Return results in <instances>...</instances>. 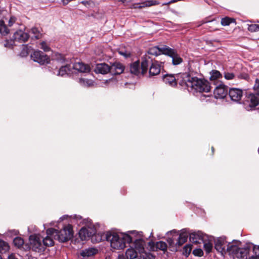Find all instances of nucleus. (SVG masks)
Listing matches in <instances>:
<instances>
[{
	"mask_svg": "<svg viewBox=\"0 0 259 259\" xmlns=\"http://www.w3.org/2000/svg\"><path fill=\"white\" fill-rule=\"evenodd\" d=\"M138 259H147V257L144 253V254L140 255Z\"/></svg>",
	"mask_w": 259,
	"mask_h": 259,
	"instance_id": "nucleus-53",
	"label": "nucleus"
},
{
	"mask_svg": "<svg viewBox=\"0 0 259 259\" xmlns=\"http://www.w3.org/2000/svg\"><path fill=\"white\" fill-rule=\"evenodd\" d=\"M13 243L18 248H21L23 246L24 241L23 238L19 237H15L13 240Z\"/></svg>",
	"mask_w": 259,
	"mask_h": 259,
	"instance_id": "nucleus-37",
	"label": "nucleus"
},
{
	"mask_svg": "<svg viewBox=\"0 0 259 259\" xmlns=\"http://www.w3.org/2000/svg\"><path fill=\"white\" fill-rule=\"evenodd\" d=\"M30 248L32 250L41 252H43L45 247L42 243L41 239L36 235H31L29 237Z\"/></svg>",
	"mask_w": 259,
	"mask_h": 259,
	"instance_id": "nucleus-9",
	"label": "nucleus"
},
{
	"mask_svg": "<svg viewBox=\"0 0 259 259\" xmlns=\"http://www.w3.org/2000/svg\"><path fill=\"white\" fill-rule=\"evenodd\" d=\"M110 73L112 75H118L122 73L124 70V65L119 62H115L110 66Z\"/></svg>",
	"mask_w": 259,
	"mask_h": 259,
	"instance_id": "nucleus-21",
	"label": "nucleus"
},
{
	"mask_svg": "<svg viewBox=\"0 0 259 259\" xmlns=\"http://www.w3.org/2000/svg\"><path fill=\"white\" fill-rule=\"evenodd\" d=\"M9 249L8 243L2 240H0V253H4Z\"/></svg>",
	"mask_w": 259,
	"mask_h": 259,
	"instance_id": "nucleus-35",
	"label": "nucleus"
},
{
	"mask_svg": "<svg viewBox=\"0 0 259 259\" xmlns=\"http://www.w3.org/2000/svg\"><path fill=\"white\" fill-rule=\"evenodd\" d=\"M192 250V245L188 244L186 245L183 249V254L186 257L188 256Z\"/></svg>",
	"mask_w": 259,
	"mask_h": 259,
	"instance_id": "nucleus-41",
	"label": "nucleus"
},
{
	"mask_svg": "<svg viewBox=\"0 0 259 259\" xmlns=\"http://www.w3.org/2000/svg\"><path fill=\"white\" fill-rule=\"evenodd\" d=\"M119 53L121 55H122L124 56V57H125L126 58H127V57L130 56V53L126 54V53L123 52H121V51H120L119 52Z\"/></svg>",
	"mask_w": 259,
	"mask_h": 259,
	"instance_id": "nucleus-52",
	"label": "nucleus"
},
{
	"mask_svg": "<svg viewBox=\"0 0 259 259\" xmlns=\"http://www.w3.org/2000/svg\"><path fill=\"white\" fill-rule=\"evenodd\" d=\"M16 18L15 17H11L8 21V26L4 20L0 21V33L3 35H6L10 33V27H12L16 22Z\"/></svg>",
	"mask_w": 259,
	"mask_h": 259,
	"instance_id": "nucleus-13",
	"label": "nucleus"
},
{
	"mask_svg": "<svg viewBox=\"0 0 259 259\" xmlns=\"http://www.w3.org/2000/svg\"><path fill=\"white\" fill-rule=\"evenodd\" d=\"M228 94L232 101L239 102L242 97L243 91L240 89L233 88L230 89Z\"/></svg>",
	"mask_w": 259,
	"mask_h": 259,
	"instance_id": "nucleus-18",
	"label": "nucleus"
},
{
	"mask_svg": "<svg viewBox=\"0 0 259 259\" xmlns=\"http://www.w3.org/2000/svg\"><path fill=\"white\" fill-rule=\"evenodd\" d=\"M189 234L190 241L195 243H201L207 238L206 235L201 231L194 232Z\"/></svg>",
	"mask_w": 259,
	"mask_h": 259,
	"instance_id": "nucleus-16",
	"label": "nucleus"
},
{
	"mask_svg": "<svg viewBox=\"0 0 259 259\" xmlns=\"http://www.w3.org/2000/svg\"><path fill=\"white\" fill-rule=\"evenodd\" d=\"M224 78L227 80H232L235 78V74L233 72L225 71L224 73Z\"/></svg>",
	"mask_w": 259,
	"mask_h": 259,
	"instance_id": "nucleus-44",
	"label": "nucleus"
},
{
	"mask_svg": "<svg viewBox=\"0 0 259 259\" xmlns=\"http://www.w3.org/2000/svg\"><path fill=\"white\" fill-rule=\"evenodd\" d=\"M106 240L110 242V246L115 249H121L125 247L126 243H131L133 237L127 234H118L113 231H107L103 235Z\"/></svg>",
	"mask_w": 259,
	"mask_h": 259,
	"instance_id": "nucleus-2",
	"label": "nucleus"
},
{
	"mask_svg": "<svg viewBox=\"0 0 259 259\" xmlns=\"http://www.w3.org/2000/svg\"><path fill=\"white\" fill-rule=\"evenodd\" d=\"M259 95L255 94H250L247 97V99L245 101V108L247 111L253 110L255 107L259 104Z\"/></svg>",
	"mask_w": 259,
	"mask_h": 259,
	"instance_id": "nucleus-10",
	"label": "nucleus"
},
{
	"mask_svg": "<svg viewBox=\"0 0 259 259\" xmlns=\"http://www.w3.org/2000/svg\"><path fill=\"white\" fill-rule=\"evenodd\" d=\"M188 235L189 232L186 229H183L181 230V233L179 234V237L177 239V241L176 242L177 251L178 250V248L187 241Z\"/></svg>",
	"mask_w": 259,
	"mask_h": 259,
	"instance_id": "nucleus-19",
	"label": "nucleus"
},
{
	"mask_svg": "<svg viewBox=\"0 0 259 259\" xmlns=\"http://www.w3.org/2000/svg\"><path fill=\"white\" fill-rule=\"evenodd\" d=\"M145 255H146V256L147 257V259H155V256L151 253V252H144Z\"/></svg>",
	"mask_w": 259,
	"mask_h": 259,
	"instance_id": "nucleus-48",
	"label": "nucleus"
},
{
	"mask_svg": "<svg viewBox=\"0 0 259 259\" xmlns=\"http://www.w3.org/2000/svg\"><path fill=\"white\" fill-rule=\"evenodd\" d=\"M167 46H164L162 47H159L158 46H154L149 49L148 51V56L149 55L153 56H158L160 54H164L163 49L166 48Z\"/></svg>",
	"mask_w": 259,
	"mask_h": 259,
	"instance_id": "nucleus-25",
	"label": "nucleus"
},
{
	"mask_svg": "<svg viewBox=\"0 0 259 259\" xmlns=\"http://www.w3.org/2000/svg\"><path fill=\"white\" fill-rule=\"evenodd\" d=\"M228 242L225 237H221L214 241V248L222 255L226 254Z\"/></svg>",
	"mask_w": 259,
	"mask_h": 259,
	"instance_id": "nucleus-12",
	"label": "nucleus"
},
{
	"mask_svg": "<svg viewBox=\"0 0 259 259\" xmlns=\"http://www.w3.org/2000/svg\"><path fill=\"white\" fill-rule=\"evenodd\" d=\"M162 62L156 60H153L148 55H145L141 58L142 73L145 74L148 71L150 66L149 73V75L155 76L159 74L161 70Z\"/></svg>",
	"mask_w": 259,
	"mask_h": 259,
	"instance_id": "nucleus-3",
	"label": "nucleus"
},
{
	"mask_svg": "<svg viewBox=\"0 0 259 259\" xmlns=\"http://www.w3.org/2000/svg\"><path fill=\"white\" fill-rule=\"evenodd\" d=\"M163 51H164V55L168 56L171 58L172 64L173 65H179L183 62V58L178 54L176 49L167 47L165 49H163Z\"/></svg>",
	"mask_w": 259,
	"mask_h": 259,
	"instance_id": "nucleus-7",
	"label": "nucleus"
},
{
	"mask_svg": "<svg viewBox=\"0 0 259 259\" xmlns=\"http://www.w3.org/2000/svg\"><path fill=\"white\" fill-rule=\"evenodd\" d=\"M257 22H258V23H259V21H257Z\"/></svg>",
	"mask_w": 259,
	"mask_h": 259,
	"instance_id": "nucleus-64",
	"label": "nucleus"
},
{
	"mask_svg": "<svg viewBox=\"0 0 259 259\" xmlns=\"http://www.w3.org/2000/svg\"><path fill=\"white\" fill-rule=\"evenodd\" d=\"M253 90L255 91V93L257 95H259V79L258 78H256L255 79Z\"/></svg>",
	"mask_w": 259,
	"mask_h": 259,
	"instance_id": "nucleus-45",
	"label": "nucleus"
},
{
	"mask_svg": "<svg viewBox=\"0 0 259 259\" xmlns=\"http://www.w3.org/2000/svg\"><path fill=\"white\" fill-rule=\"evenodd\" d=\"M110 66H109L106 63H100L97 64L95 68V72L97 73H101L105 74L107 73H110Z\"/></svg>",
	"mask_w": 259,
	"mask_h": 259,
	"instance_id": "nucleus-24",
	"label": "nucleus"
},
{
	"mask_svg": "<svg viewBox=\"0 0 259 259\" xmlns=\"http://www.w3.org/2000/svg\"><path fill=\"white\" fill-rule=\"evenodd\" d=\"M2 258L1 256L0 255V259H2Z\"/></svg>",
	"mask_w": 259,
	"mask_h": 259,
	"instance_id": "nucleus-63",
	"label": "nucleus"
},
{
	"mask_svg": "<svg viewBox=\"0 0 259 259\" xmlns=\"http://www.w3.org/2000/svg\"><path fill=\"white\" fill-rule=\"evenodd\" d=\"M203 243V247L207 253H209L211 251L212 248V244L209 241H206V238H205V240L204 242H202Z\"/></svg>",
	"mask_w": 259,
	"mask_h": 259,
	"instance_id": "nucleus-38",
	"label": "nucleus"
},
{
	"mask_svg": "<svg viewBox=\"0 0 259 259\" xmlns=\"http://www.w3.org/2000/svg\"><path fill=\"white\" fill-rule=\"evenodd\" d=\"M247 29L249 31L253 32L259 31V24H248Z\"/></svg>",
	"mask_w": 259,
	"mask_h": 259,
	"instance_id": "nucleus-43",
	"label": "nucleus"
},
{
	"mask_svg": "<svg viewBox=\"0 0 259 259\" xmlns=\"http://www.w3.org/2000/svg\"><path fill=\"white\" fill-rule=\"evenodd\" d=\"M68 217V215H63V216L61 217L60 218V221H63L65 218H66V217Z\"/></svg>",
	"mask_w": 259,
	"mask_h": 259,
	"instance_id": "nucleus-56",
	"label": "nucleus"
},
{
	"mask_svg": "<svg viewBox=\"0 0 259 259\" xmlns=\"http://www.w3.org/2000/svg\"><path fill=\"white\" fill-rule=\"evenodd\" d=\"M258 153H259V147H258Z\"/></svg>",
	"mask_w": 259,
	"mask_h": 259,
	"instance_id": "nucleus-62",
	"label": "nucleus"
},
{
	"mask_svg": "<svg viewBox=\"0 0 259 259\" xmlns=\"http://www.w3.org/2000/svg\"><path fill=\"white\" fill-rule=\"evenodd\" d=\"M214 82V96L216 99H224L228 94V87L222 82Z\"/></svg>",
	"mask_w": 259,
	"mask_h": 259,
	"instance_id": "nucleus-8",
	"label": "nucleus"
},
{
	"mask_svg": "<svg viewBox=\"0 0 259 259\" xmlns=\"http://www.w3.org/2000/svg\"><path fill=\"white\" fill-rule=\"evenodd\" d=\"M79 82L84 87H90L93 85V81L91 79L80 78L79 79Z\"/></svg>",
	"mask_w": 259,
	"mask_h": 259,
	"instance_id": "nucleus-36",
	"label": "nucleus"
},
{
	"mask_svg": "<svg viewBox=\"0 0 259 259\" xmlns=\"http://www.w3.org/2000/svg\"><path fill=\"white\" fill-rule=\"evenodd\" d=\"M155 247L156 250L158 249L165 252L167 250V245L165 242L160 241L156 243Z\"/></svg>",
	"mask_w": 259,
	"mask_h": 259,
	"instance_id": "nucleus-34",
	"label": "nucleus"
},
{
	"mask_svg": "<svg viewBox=\"0 0 259 259\" xmlns=\"http://www.w3.org/2000/svg\"><path fill=\"white\" fill-rule=\"evenodd\" d=\"M31 58L34 62L42 65L48 63L49 61L48 56L40 51H34L31 55Z\"/></svg>",
	"mask_w": 259,
	"mask_h": 259,
	"instance_id": "nucleus-11",
	"label": "nucleus"
},
{
	"mask_svg": "<svg viewBox=\"0 0 259 259\" xmlns=\"http://www.w3.org/2000/svg\"><path fill=\"white\" fill-rule=\"evenodd\" d=\"M239 77L247 80L249 79V76L247 73H241L239 75Z\"/></svg>",
	"mask_w": 259,
	"mask_h": 259,
	"instance_id": "nucleus-49",
	"label": "nucleus"
},
{
	"mask_svg": "<svg viewBox=\"0 0 259 259\" xmlns=\"http://www.w3.org/2000/svg\"><path fill=\"white\" fill-rule=\"evenodd\" d=\"M252 251L254 255H252L249 259H259V246L257 247L252 245Z\"/></svg>",
	"mask_w": 259,
	"mask_h": 259,
	"instance_id": "nucleus-42",
	"label": "nucleus"
},
{
	"mask_svg": "<svg viewBox=\"0 0 259 259\" xmlns=\"http://www.w3.org/2000/svg\"><path fill=\"white\" fill-rule=\"evenodd\" d=\"M30 37V35L21 30L16 31L13 35V40H11L9 42L8 40L6 41L4 46L6 47L11 48L15 42H25Z\"/></svg>",
	"mask_w": 259,
	"mask_h": 259,
	"instance_id": "nucleus-6",
	"label": "nucleus"
},
{
	"mask_svg": "<svg viewBox=\"0 0 259 259\" xmlns=\"http://www.w3.org/2000/svg\"><path fill=\"white\" fill-rule=\"evenodd\" d=\"M179 84L187 89L189 92L208 93L212 87L210 82L205 79H199L196 77H191L187 73H183L178 76Z\"/></svg>",
	"mask_w": 259,
	"mask_h": 259,
	"instance_id": "nucleus-1",
	"label": "nucleus"
},
{
	"mask_svg": "<svg viewBox=\"0 0 259 259\" xmlns=\"http://www.w3.org/2000/svg\"><path fill=\"white\" fill-rule=\"evenodd\" d=\"M193 253L195 256H201L203 254V250L200 248L195 249L193 250Z\"/></svg>",
	"mask_w": 259,
	"mask_h": 259,
	"instance_id": "nucleus-46",
	"label": "nucleus"
},
{
	"mask_svg": "<svg viewBox=\"0 0 259 259\" xmlns=\"http://www.w3.org/2000/svg\"><path fill=\"white\" fill-rule=\"evenodd\" d=\"M40 48L45 52H48L50 50V48L47 45L45 41H42L40 43Z\"/></svg>",
	"mask_w": 259,
	"mask_h": 259,
	"instance_id": "nucleus-47",
	"label": "nucleus"
},
{
	"mask_svg": "<svg viewBox=\"0 0 259 259\" xmlns=\"http://www.w3.org/2000/svg\"><path fill=\"white\" fill-rule=\"evenodd\" d=\"M73 68L80 72L87 73L90 71V67L82 62L76 63L73 65Z\"/></svg>",
	"mask_w": 259,
	"mask_h": 259,
	"instance_id": "nucleus-28",
	"label": "nucleus"
},
{
	"mask_svg": "<svg viewBox=\"0 0 259 259\" xmlns=\"http://www.w3.org/2000/svg\"><path fill=\"white\" fill-rule=\"evenodd\" d=\"M18 233V231L15 230H10L8 232V235H17Z\"/></svg>",
	"mask_w": 259,
	"mask_h": 259,
	"instance_id": "nucleus-50",
	"label": "nucleus"
},
{
	"mask_svg": "<svg viewBox=\"0 0 259 259\" xmlns=\"http://www.w3.org/2000/svg\"><path fill=\"white\" fill-rule=\"evenodd\" d=\"M210 80L211 81L210 84L212 86L214 85V82H219L217 79L222 77V74L220 71L216 70H212L210 72Z\"/></svg>",
	"mask_w": 259,
	"mask_h": 259,
	"instance_id": "nucleus-31",
	"label": "nucleus"
},
{
	"mask_svg": "<svg viewBox=\"0 0 259 259\" xmlns=\"http://www.w3.org/2000/svg\"><path fill=\"white\" fill-rule=\"evenodd\" d=\"M47 236L42 240L44 247L52 246L54 244V239H55V229L54 228H49L47 230Z\"/></svg>",
	"mask_w": 259,
	"mask_h": 259,
	"instance_id": "nucleus-14",
	"label": "nucleus"
},
{
	"mask_svg": "<svg viewBox=\"0 0 259 259\" xmlns=\"http://www.w3.org/2000/svg\"><path fill=\"white\" fill-rule=\"evenodd\" d=\"M71 72V67L70 65H66L60 67L57 71V75L63 76L65 75H69Z\"/></svg>",
	"mask_w": 259,
	"mask_h": 259,
	"instance_id": "nucleus-29",
	"label": "nucleus"
},
{
	"mask_svg": "<svg viewBox=\"0 0 259 259\" xmlns=\"http://www.w3.org/2000/svg\"><path fill=\"white\" fill-rule=\"evenodd\" d=\"M148 244L149 245V246L150 247V248L153 250H154V248H155V246H154V243L153 242H149L148 243Z\"/></svg>",
	"mask_w": 259,
	"mask_h": 259,
	"instance_id": "nucleus-51",
	"label": "nucleus"
},
{
	"mask_svg": "<svg viewBox=\"0 0 259 259\" xmlns=\"http://www.w3.org/2000/svg\"><path fill=\"white\" fill-rule=\"evenodd\" d=\"M170 233H177V235H178V233L176 232V230H174L170 232H169ZM176 235H174L172 238H168L167 240V241L169 245V250L171 251H177V249L176 248V242H175V240L176 239L175 236Z\"/></svg>",
	"mask_w": 259,
	"mask_h": 259,
	"instance_id": "nucleus-30",
	"label": "nucleus"
},
{
	"mask_svg": "<svg viewBox=\"0 0 259 259\" xmlns=\"http://www.w3.org/2000/svg\"><path fill=\"white\" fill-rule=\"evenodd\" d=\"M98 252V249L95 247H89L81 251L80 255L83 257H89L95 255Z\"/></svg>",
	"mask_w": 259,
	"mask_h": 259,
	"instance_id": "nucleus-27",
	"label": "nucleus"
},
{
	"mask_svg": "<svg viewBox=\"0 0 259 259\" xmlns=\"http://www.w3.org/2000/svg\"><path fill=\"white\" fill-rule=\"evenodd\" d=\"M55 239L60 242H65L70 240L73 236L72 226L68 224L64 226L63 229L58 231L55 229Z\"/></svg>",
	"mask_w": 259,
	"mask_h": 259,
	"instance_id": "nucleus-4",
	"label": "nucleus"
},
{
	"mask_svg": "<svg viewBox=\"0 0 259 259\" xmlns=\"http://www.w3.org/2000/svg\"><path fill=\"white\" fill-rule=\"evenodd\" d=\"M240 242L237 240H233L232 242H228L226 250V253H228L229 254L232 255L233 257H235L240 248Z\"/></svg>",
	"mask_w": 259,
	"mask_h": 259,
	"instance_id": "nucleus-17",
	"label": "nucleus"
},
{
	"mask_svg": "<svg viewBox=\"0 0 259 259\" xmlns=\"http://www.w3.org/2000/svg\"><path fill=\"white\" fill-rule=\"evenodd\" d=\"M252 245L253 244L251 243H247L243 248L240 247L235 257L238 259H248Z\"/></svg>",
	"mask_w": 259,
	"mask_h": 259,
	"instance_id": "nucleus-15",
	"label": "nucleus"
},
{
	"mask_svg": "<svg viewBox=\"0 0 259 259\" xmlns=\"http://www.w3.org/2000/svg\"><path fill=\"white\" fill-rule=\"evenodd\" d=\"M96 233L95 229L93 228H87L82 227L79 231V236L82 240L87 239V237H90L95 234Z\"/></svg>",
	"mask_w": 259,
	"mask_h": 259,
	"instance_id": "nucleus-22",
	"label": "nucleus"
},
{
	"mask_svg": "<svg viewBox=\"0 0 259 259\" xmlns=\"http://www.w3.org/2000/svg\"><path fill=\"white\" fill-rule=\"evenodd\" d=\"M61 60H62V62H64V61H65V59L64 58H62V59H61Z\"/></svg>",
	"mask_w": 259,
	"mask_h": 259,
	"instance_id": "nucleus-61",
	"label": "nucleus"
},
{
	"mask_svg": "<svg viewBox=\"0 0 259 259\" xmlns=\"http://www.w3.org/2000/svg\"><path fill=\"white\" fill-rule=\"evenodd\" d=\"M9 259H17V258H16L14 255L11 254L9 256Z\"/></svg>",
	"mask_w": 259,
	"mask_h": 259,
	"instance_id": "nucleus-55",
	"label": "nucleus"
},
{
	"mask_svg": "<svg viewBox=\"0 0 259 259\" xmlns=\"http://www.w3.org/2000/svg\"><path fill=\"white\" fill-rule=\"evenodd\" d=\"M235 22V20L233 18H229L228 17H226L223 18L221 20V24L223 26H228L231 23H234Z\"/></svg>",
	"mask_w": 259,
	"mask_h": 259,
	"instance_id": "nucleus-39",
	"label": "nucleus"
},
{
	"mask_svg": "<svg viewBox=\"0 0 259 259\" xmlns=\"http://www.w3.org/2000/svg\"><path fill=\"white\" fill-rule=\"evenodd\" d=\"M31 35L32 38H34L35 39H39L41 36V33L40 32V29L35 27H32L31 30L29 31Z\"/></svg>",
	"mask_w": 259,
	"mask_h": 259,
	"instance_id": "nucleus-33",
	"label": "nucleus"
},
{
	"mask_svg": "<svg viewBox=\"0 0 259 259\" xmlns=\"http://www.w3.org/2000/svg\"><path fill=\"white\" fill-rule=\"evenodd\" d=\"M4 12H5V10L0 6V16L3 14Z\"/></svg>",
	"mask_w": 259,
	"mask_h": 259,
	"instance_id": "nucleus-54",
	"label": "nucleus"
},
{
	"mask_svg": "<svg viewBox=\"0 0 259 259\" xmlns=\"http://www.w3.org/2000/svg\"><path fill=\"white\" fill-rule=\"evenodd\" d=\"M87 3H88V2H87V1H82V2H81V3L84 4V5H85Z\"/></svg>",
	"mask_w": 259,
	"mask_h": 259,
	"instance_id": "nucleus-59",
	"label": "nucleus"
},
{
	"mask_svg": "<svg viewBox=\"0 0 259 259\" xmlns=\"http://www.w3.org/2000/svg\"><path fill=\"white\" fill-rule=\"evenodd\" d=\"M118 259H125V258H124V256L123 254H122V255L119 254L118 255Z\"/></svg>",
	"mask_w": 259,
	"mask_h": 259,
	"instance_id": "nucleus-57",
	"label": "nucleus"
},
{
	"mask_svg": "<svg viewBox=\"0 0 259 259\" xmlns=\"http://www.w3.org/2000/svg\"><path fill=\"white\" fill-rule=\"evenodd\" d=\"M159 4V3L156 1H146L141 3L133 4L132 5V8H142L146 7H150L152 6L157 5Z\"/></svg>",
	"mask_w": 259,
	"mask_h": 259,
	"instance_id": "nucleus-26",
	"label": "nucleus"
},
{
	"mask_svg": "<svg viewBox=\"0 0 259 259\" xmlns=\"http://www.w3.org/2000/svg\"><path fill=\"white\" fill-rule=\"evenodd\" d=\"M214 148L213 147H211V150H212V152H214Z\"/></svg>",
	"mask_w": 259,
	"mask_h": 259,
	"instance_id": "nucleus-60",
	"label": "nucleus"
},
{
	"mask_svg": "<svg viewBox=\"0 0 259 259\" xmlns=\"http://www.w3.org/2000/svg\"><path fill=\"white\" fill-rule=\"evenodd\" d=\"M137 250H135L133 248H128L126 250L125 255L127 259H134L138 256Z\"/></svg>",
	"mask_w": 259,
	"mask_h": 259,
	"instance_id": "nucleus-32",
	"label": "nucleus"
},
{
	"mask_svg": "<svg viewBox=\"0 0 259 259\" xmlns=\"http://www.w3.org/2000/svg\"><path fill=\"white\" fill-rule=\"evenodd\" d=\"M30 47H29L28 45L23 46V48L20 52V55L21 57H26L27 56L30 52Z\"/></svg>",
	"mask_w": 259,
	"mask_h": 259,
	"instance_id": "nucleus-40",
	"label": "nucleus"
},
{
	"mask_svg": "<svg viewBox=\"0 0 259 259\" xmlns=\"http://www.w3.org/2000/svg\"><path fill=\"white\" fill-rule=\"evenodd\" d=\"M74 219H81V217L79 216V215H78V216H77L76 215H75L74 216Z\"/></svg>",
	"mask_w": 259,
	"mask_h": 259,
	"instance_id": "nucleus-58",
	"label": "nucleus"
},
{
	"mask_svg": "<svg viewBox=\"0 0 259 259\" xmlns=\"http://www.w3.org/2000/svg\"><path fill=\"white\" fill-rule=\"evenodd\" d=\"M183 73H180L177 75L175 77L173 74H166L163 76V80L166 83L171 87H175L177 83L179 84L178 80V77L179 75L182 74Z\"/></svg>",
	"mask_w": 259,
	"mask_h": 259,
	"instance_id": "nucleus-20",
	"label": "nucleus"
},
{
	"mask_svg": "<svg viewBox=\"0 0 259 259\" xmlns=\"http://www.w3.org/2000/svg\"><path fill=\"white\" fill-rule=\"evenodd\" d=\"M133 237V241L134 242V246L137 251L140 253H143L144 252L145 248L144 246L145 245V242L144 239L142 238L143 234L142 232H137L136 231H131L129 232Z\"/></svg>",
	"mask_w": 259,
	"mask_h": 259,
	"instance_id": "nucleus-5",
	"label": "nucleus"
},
{
	"mask_svg": "<svg viewBox=\"0 0 259 259\" xmlns=\"http://www.w3.org/2000/svg\"><path fill=\"white\" fill-rule=\"evenodd\" d=\"M130 72L132 74L137 76L141 74L143 75L142 73L141 65L140 66L139 60L136 61L131 64Z\"/></svg>",
	"mask_w": 259,
	"mask_h": 259,
	"instance_id": "nucleus-23",
	"label": "nucleus"
}]
</instances>
